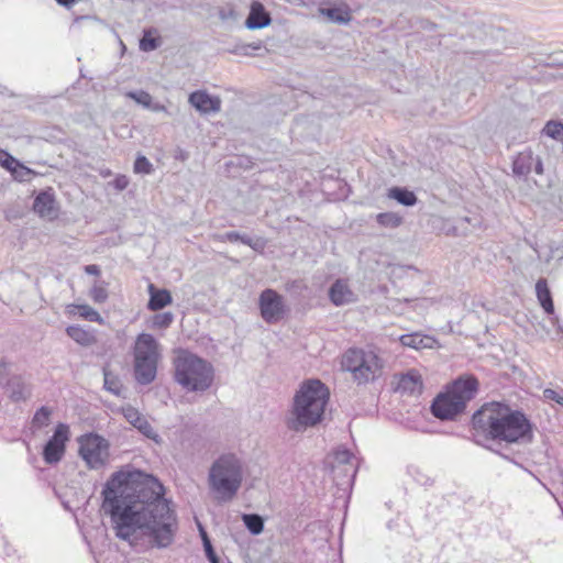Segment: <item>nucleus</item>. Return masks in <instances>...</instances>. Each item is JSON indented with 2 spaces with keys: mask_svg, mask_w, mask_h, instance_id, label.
<instances>
[{
  "mask_svg": "<svg viewBox=\"0 0 563 563\" xmlns=\"http://www.w3.org/2000/svg\"><path fill=\"white\" fill-rule=\"evenodd\" d=\"M543 396L544 398L554 400L563 406V396H560L555 390L548 388L543 391Z\"/></svg>",
  "mask_w": 563,
  "mask_h": 563,
  "instance_id": "obj_43",
  "label": "nucleus"
},
{
  "mask_svg": "<svg viewBox=\"0 0 563 563\" xmlns=\"http://www.w3.org/2000/svg\"><path fill=\"white\" fill-rule=\"evenodd\" d=\"M78 311L81 317L89 321H100L101 317L97 310L91 308L88 305H80L78 306Z\"/></svg>",
  "mask_w": 563,
  "mask_h": 563,
  "instance_id": "obj_39",
  "label": "nucleus"
},
{
  "mask_svg": "<svg viewBox=\"0 0 563 563\" xmlns=\"http://www.w3.org/2000/svg\"><path fill=\"white\" fill-rule=\"evenodd\" d=\"M376 219L380 225L390 227V228L398 227L401 222V218L397 213H394V212L379 213V214H377Z\"/></svg>",
  "mask_w": 563,
  "mask_h": 563,
  "instance_id": "obj_33",
  "label": "nucleus"
},
{
  "mask_svg": "<svg viewBox=\"0 0 563 563\" xmlns=\"http://www.w3.org/2000/svg\"><path fill=\"white\" fill-rule=\"evenodd\" d=\"M123 416L129 423L136 428L143 435L156 440L157 434L147 419L134 407L126 406L122 409Z\"/></svg>",
  "mask_w": 563,
  "mask_h": 563,
  "instance_id": "obj_15",
  "label": "nucleus"
},
{
  "mask_svg": "<svg viewBox=\"0 0 563 563\" xmlns=\"http://www.w3.org/2000/svg\"><path fill=\"white\" fill-rule=\"evenodd\" d=\"M77 0H56V2L60 5L69 8L73 5Z\"/></svg>",
  "mask_w": 563,
  "mask_h": 563,
  "instance_id": "obj_48",
  "label": "nucleus"
},
{
  "mask_svg": "<svg viewBox=\"0 0 563 563\" xmlns=\"http://www.w3.org/2000/svg\"><path fill=\"white\" fill-rule=\"evenodd\" d=\"M477 387V379L473 376H466L454 380L448 391L466 407V404L474 398Z\"/></svg>",
  "mask_w": 563,
  "mask_h": 563,
  "instance_id": "obj_13",
  "label": "nucleus"
},
{
  "mask_svg": "<svg viewBox=\"0 0 563 563\" xmlns=\"http://www.w3.org/2000/svg\"><path fill=\"white\" fill-rule=\"evenodd\" d=\"M389 199L396 200L399 205L405 207H412L417 203L418 199L413 191L406 187H391L387 191Z\"/></svg>",
  "mask_w": 563,
  "mask_h": 563,
  "instance_id": "obj_25",
  "label": "nucleus"
},
{
  "mask_svg": "<svg viewBox=\"0 0 563 563\" xmlns=\"http://www.w3.org/2000/svg\"><path fill=\"white\" fill-rule=\"evenodd\" d=\"M173 319L172 312L157 313L153 318V324L157 328H167L173 322Z\"/></svg>",
  "mask_w": 563,
  "mask_h": 563,
  "instance_id": "obj_40",
  "label": "nucleus"
},
{
  "mask_svg": "<svg viewBox=\"0 0 563 563\" xmlns=\"http://www.w3.org/2000/svg\"><path fill=\"white\" fill-rule=\"evenodd\" d=\"M133 170L135 174L148 175L153 172V165L144 155H139L134 162Z\"/></svg>",
  "mask_w": 563,
  "mask_h": 563,
  "instance_id": "obj_36",
  "label": "nucleus"
},
{
  "mask_svg": "<svg viewBox=\"0 0 563 563\" xmlns=\"http://www.w3.org/2000/svg\"><path fill=\"white\" fill-rule=\"evenodd\" d=\"M134 376L139 384H151L157 374V364L161 358V346L150 333L137 335L134 347Z\"/></svg>",
  "mask_w": 563,
  "mask_h": 563,
  "instance_id": "obj_6",
  "label": "nucleus"
},
{
  "mask_svg": "<svg viewBox=\"0 0 563 563\" xmlns=\"http://www.w3.org/2000/svg\"><path fill=\"white\" fill-rule=\"evenodd\" d=\"M341 366L358 383H367L379 375L383 364L373 351L350 349L343 354Z\"/></svg>",
  "mask_w": 563,
  "mask_h": 563,
  "instance_id": "obj_7",
  "label": "nucleus"
},
{
  "mask_svg": "<svg viewBox=\"0 0 563 563\" xmlns=\"http://www.w3.org/2000/svg\"><path fill=\"white\" fill-rule=\"evenodd\" d=\"M329 397V389L321 380L309 379L302 383L294 397L291 415L287 421L288 428L301 432L320 423Z\"/></svg>",
  "mask_w": 563,
  "mask_h": 563,
  "instance_id": "obj_3",
  "label": "nucleus"
},
{
  "mask_svg": "<svg viewBox=\"0 0 563 563\" xmlns=\"http://www.w3.org/2000/svg\"><path fill=\"white\" fill-rule=\"evenodd\" d=\"M79 455L89 468H101L109 457V443L98 434L82 435L79 439Z\"/></svg>",
  "mask_w": 563,
  "mask_h": 563,
  "instance_id": "obj_8",
  "label": "nucleus"
},
{
  "mask_svg": "<svg viewBox=\"0 0 563 563\" xmlns=\"http://www.w3.org/2000/svg\"><path fill=\"white\" fill-rule=\"evenodd\" d=\"M242 520L247 530L254 536L260 534L264 529V520L260 515L244 514Z\"/></svg>",
  "mask_w": 563,
  "mask_h": 563,
  "instance_id": "obj_30",
  "label": "nucleus"
},
{
  "mask_svg": "<svg viewBox=\"0 0 563 563\" xmlns=\"http://www.w3.org/2000/svg\"><path fill=\"white\" fill-rule=\"evenodd\" d=\"M175 380L189 391H203L213 382V367L206 360L181 350L174 360Z\"/></svg>",
  "mask_w": 563,
  "mask_h": 563,
  "instance_id": "obj_5",
  "label": "nucleus"
},
{
  "mask_svg": "<svg viewBox=\"0 0 563 563\" xmlns=\"http://www.w3.org/2000/svg\"><path fill=\"white\" fill-rule=\"evenodd\" d=\"M213 242L220 243V244L230 243V244H244L247 246H252V240L249 235H246V234L242 235L235 231L225 232L223 234H217V235H214Z\"/></svg>",
  "mask_w": 563,
  "mask_h": 563,
  "instance_id": "obj_28",
  "label": "nucleus"
},
{
  "mask_svg": "<svg viewBox=\"0 0 563 563\" xmlns=\"http://www.w3.org/2000/svg\"><path fill=\"white\" fill-rule=\"evenodd\" d=\"M189 102L201 113L218 112L221 101L206 91H195L189 96Z\"/></svg>",
  "mask_w": 563,
  "mask_h": 563,
  "instance_id": "obj_16",
  "label": "nucleus"
},
{
  "mask_svg": "<svg viewBox=\"0 0 563 563\" xmlns=\"http://www.w3.org/2000/svg\"><path fill=\"white\" fill-rule=\"evenodd\" d=\"M534 173L536 175L543 174V163L540 156L534 155L530 148L518 153L512 159V173L516 177L527 179V177Z\"/></svg>",
  "mask_w": 563,
  "mask_h": 563,
  "instance_id": "obj_10",
  "label": "nucleus"
},
{
  "mask_svg": "<svg viewBox=\"0 0 563 563\" xmlns=\"http://www.w3.org/2000/svg\"><path fill=\"white\" fill-rule=\"evenodd\" d=\"M66 333L69 338L82 346H89L93 343V336L88 331L78 325L67 327Z\"/></svg>",
  "mask_w": 563,
  "mask_h": 563,
  "instance_id": "obj_29",
  "label": "nucleus"
},
{
  "mask_svg": "<svg viewBox=\"0 0 563 563\" xmlns=\"http://www.w3.org/2000/svg\"><path fill=\"white\" fill-rule=\"evenodd\" d=\"M320 15L328 19V21L338 24H347L351 21V13L347 8L343 7H320Z\"/></svg>",
  "mask_w": 563,
  "mask_h": 563,
  "instance_id": "obj_24",
  "label": "nucleus"
},
{
  "mask_svg": "<svg viewBox=\"0 0 563 563\" xmlns=\"http://www.w3.org/2000/svg\"><path fill=\"white\" fill-rule=\"evenodd\" d=\"M243 482V465L234 454H222L210 466L208 486L218 504L234 499Z\"/></svg>",
  "mask_w": 563,
  "mask_h": 563,
  "instance_id": "obj_4",
  "label": "nucleus"
},
{
  "mask_svg": "<svg viewBox=\"0 0 563 563\" xmlns=\"http://www.w3.org/2000/svg\"><path fill=\"white\" fill-rule=\"evenodd\" d=\"M537 298L548 314L554 313V305L547 280L541 278L536 284Z\"/></svg>",
  "mask_w": 563,
  "mask_h": 563,
  "instance_id": "obj_26",
  "label": "nucleus"
},
{
  "mask_svg": "<svg viewBox=\"0 0 563 563\" xmlns=\"http://www.w3.org/2000/svg\"><path fill=\"white\" fill-rule=\"evenodd\" d=\"M85 272H86L87 274H89V275H95V276L100 275V268H99V266L93 265V264H91V265H86V266H85Z\"/></svg>",
  "mask_w": 563,
  "mask_h": 563,
  "instance_id": "obj_45",
  "label": "nucleus"
},
{
  "mask_svg": "<svg viewBox=\"0 0 563 563\" xmlns=\"http://www.w3.org/2000/svg\"><path fill=\"white\" fill-rule=\"evenodd\" d=\"M126 96L146 109L151 107L153 100L152 96L144 90L129 91Z\"/></svg>",
  "mask_w": 563,
  "mask_h": 563,
  "instance_id": "obj_34",
  "label": "nucleus"
},
{
  "mask_svg": "<svg viewBox=\"0 0 563 563\" xmlns=\"http://www.w3.org/2000/svg\"><path fill=\"white\" fill-rule=\"evenodd\" d=\"M543 133L553 140H561L563 135V124L555 121H549L543 128Z\"/></svg>",
  "mask_w": 563,
  "mask_h": 563,
  "instance_id": "obj_35",
  "label": "nucleus"
},
{
  "mask_svg": "<svg viewBox=\"0 0 563 563\" xmlns=\"http://www.w3.org/2000/svg\"><path fill=\"white\" fill-rule=\"evenodd\" d=\"M269 13L265 10L261 2L254 1L251 4L249 16L245 25L249 30H260L271 24Z\"/></svg>",
  "mask_w": 563,
  "mask_h": 563,
  "instance_id": "obj_19",
  "label": "nucleus"
},
{
  "mask_svg": "<svg viewBox=\"0 0 563 563\" xmlns=\"http://www.w3.org/2000/svg\"><path fill=\"white\" fill-rule=\"evenodd\" d=\"M346 467H347V465L341 466V470L336 474L333 473V477H334L335 481L343 479V478L346 479V471H345Z\"/></svg>",
  "mask_w": 563,
  "mask_h": 563,
  "instance_id": "obj_47",
  "label": "nucleus"
},
{
  "mask_svg": "<svg viewBox=\"0 0 563 563\" xmlns=\"http://www.w3.org/2000/svg\"><path fill=\"white\" fill-rule=\"evenodd\" d=\"M5 375L7 367L0 364V385H4L7 387V390L13 400H20L24 398V387L21 378L18 376L7 378Z\"/></svg>",
  "mask_w": 563,
  "mask_h": 563,
  "instance_id": "obj_21",
  "label": "nucleus"
},
{
  "mask_svg": "<svg viewBox=\"0 0 563 563\" xmlns=\"http://www.w3.org/2000/svg\"><path fill=\"white\" fill-rule=\"evenodd\" d=\"M104 386L108 390L112 391L113 394H119V388L113 382L109 379V375L107 373L104 374Z\"/></svg>",
  "mask_w": 563,
  "mask_h": 563,
  "instance_id": "obj_44",
  "label": "nucleus"
},
{
  "mask_svg": "<svg viewBox=\"0 0 563 563\" xmlns=\"http://www.w3.org/2000/svg\"><path fill=\"white\" fill-rule=\"evenodd\" d=\"M69 428L67 424L59 423L52 438L43 449V459L47 464H54L62 460L65 452V444L68 441Z\"/></svg>",
  "mask_w": 563,
  "mask_h": 563,
  "instance_id": "obj_9",
  "label": "nucleus"
},
{
  "mask_svg": "<svg viewBox=\"0 0 563 563\" xmlns=\"http://www.w3.org/2000/svg\"><path fill=\"white\" fill-rule=\"evenodd\" d=\"M537 256L543 263V269L552 271L563 260V249H534Z\"/></svg>",
  "mask_w": 563,
  "mask_h": 563,
  "instance_id": "obj_23",
  "label": "nucleus"
},
{
  "mask_svg": "<svg viewBox=\"0 0 563 563\" xmlns=\"http://www.w3.org/2000/svg\"><path fill=\"white\" fill-rule=\"evenodd\" d=\"M111 185L119 191L124 190L129 186V178L125 175H118Z\"/></svg>",
  "mask_w": 563,
  "mask_h": 563,
  "instance_id": "obj_42",
  "label": "nucleus"
},
{
  "mask_svg": "<svg viewBox=\"0 0 563 563\" xmlns=\"http://www.w3.org/2000/svg\"><path fill=\"white\" fill-rule=\"evenodd\" d=\"M421 375L415 371H408L399 376L396 390L408 395H420L422 391Z\"/></svg>",
  "mask_w": 563,
  "mask_h": 563,
  "instance_id": "obj_17",
  "label": "nucleus"
},
{
  "mask_svg": "<svg viewBox=\"0 0 563 563\" xmlns=\"http://www.w3.org/2000/svg\"><path fill=\"white\" fill-rule=\"evenodd\" d=\"M477 435L508 443H531L532 424L525 413L501 402H487L472 417Z\"/></svg>",
  "mask_w": 563,
  "mask_h": 563,
  "instance_id": "obj_2",
  "label": "nucleus"
},
{
  "mask_svg": "<svg viewBox=\"0 0 563 563\" xmlns=\"http://www.w3.org/2000/svg\"><path fill=\"white\" fill-rule=\"evenodd\" d=\"M159 46V40L145 33L140 40V48L143 52H151Z\"/></svg>",
  "mask_w": 563,
  "mask_h": 563,
  "instance_id": "obj_38",
  "label": "nucleus"
},
{
  "mask_svg": "<svg viewBox=\"0 0 563 563\" xmlns=\"http://www.w3.org/2000/svg\"><path fill=\"white\" fill-rule=\"evenodd\" d=\"M200 533H201L202 542L205 543V540L209 539L208 534H207V532L202 528H200Z\"/></svg>",
  "mask_w": 563,
  "mask_h": 563,
  "instance_id": "obj_49",
  "label": "nucleus"
},
{
  "mask_svg": "<svg viewBox=\"0 0 563 563\" xmlns=\"http://www.w3.org/2000/svg\"><path fill=\"white\" fill-rule=\"evenodd\" d=\"M150 300L147 308L157 311L172 302V295L166 289H157L153 284L148 285Z\"/></svg>",
  "mask_w": 563,
  "mask_h": 563,
  "instance_id": "obj_22",
  "label": "nucleus"
},
{
  "mask_svg": "<svg viewBox=\"0 0 563 563\" xmlns=\"http://www.w3.org/2000/svg\"><path fill=\"white\" fill-rule=\"evenodd\" d=\"M205 552L206 556L208 558L210 563H220L218 555L216 554V551L211 544L210 539L205 540Z\"/></svg>",
  "mask_w": 563,
  "mask_h": 563,
  "instance_id": "obj_41",
  "label": "nucleus"
},
{
  "mask_svg": "<svg viewBox=\"0 0 563 563\" xmlns=\"http://www.w3.org/2000/svg\"><path fill=\"white\" fill-rule=\"evenodd\" d=\"M52 411L47 407H41L34 415L32 423L41 429L49 423Z\"/></svg>",
  "mask_w": 563,
  "mask_h": 563,
  "instance_id": "obj_32",
  "label": "nucleus"
},
{
  "mask_svg": "<svg viewBox=\"0 0 563 563\" xmlns=\"http://www.w3.org/2000/svg\"><path fill=\"white\" fill-rule=\"evenodd\" d=\"M464 409L463 402L455 399L449 391L438 395L431 405L432 415L441 420H453Z\"/></svg>",
  "mask_w": 563,
  "mask_h": 563,
  "instance_id": "obj_12",
  "label": "nucleus"
},
{
  "mask_svg": "<svg viewBox=\"0 0 563 563\" xmlns=\"http://www.w3.org/2000/svg\"><path fill=\"white\" fill-rule=\"evenodd\" d=\"M329 297L335 306L354 301V294L345 280L338 279L329 289Z\"/></svg>",
  "mask_w": 563,
  "mask_h": 563,
  "instance_id": "obj_20",
  "label": "nucleus"
},
{
  "mask_svg": "<svg viewBox=\"0 0 563 563\" xmlns=\"http://www.w3.org/2000/svg\"><path fill=\"white\" fill-rule=\"evenodd\" d=\"M33 210L41 218L48 220L57 217L58 208L52 188L38 192L33 202Z\"/></svg>",
  "mask_w": 563,
  "mask_h": 563,
  "instance_id": "obj_14",
  "label": "nucleus"
},
{
  "mask_svg": "<svg viewBox=\"0 0 563 563\" xmlns=\"http://www.w3.org/2000/svg\"><path fill=\"white\" fill-rule=\"evenodd\" d=\"M229 15H230V16H232V15H233V11H232V10H230V11H229V14H228V15L224 13V11H221V18H222V19H227Z\"/></svg>",
  "mask_w": 563,
  "mask_h": 563,
  "instance_id": "obj_50",
  "label": "nucleus"
},
{
  "mask_svg": "<svg viewBox=\"0 0 563 563\" xmlns=\"http://www.w3.org/2000/svg\"><path fill=\"white\" fill-rule=\"evenodd\" d=\"M260 309L266 322H277L284 314L283 297L273 289H265L260 296Z\"/></svg>",
  "mask_w": 563,
  "mask_h": 563,
  "instance_id": "obj_11",
  "label": "nucleus"
},
{
  "mask_svg": "<svg viewBox=\"0 0 563 563\" xmlns=\"http://www.w3.org/2000/svg\"><path fill=\"white\" fill-rule=\"evenodd\" d=\"M0 166L11 172L13 175L15 174V168L21 167L24 168L21 163L15 159L10 153L0 148Z\"/></svg>",
  "mask_w": 563,
  "mask_h": 563,
  "instance_id": "obj_31",
  "label": "nucleus"
},
{
  "mask_svg": "<svg viewBox=\"0 0 563 563\" xmlns=\"http://www.w3.org/2000/svg\"><path fill=\"white\" fill-rule=\"evenodd\" d=\"M84 19H91V18L90 16H80V20H84ZM77 20H79V18Z\"/></svg>",
  "mask_w": 563,
  "mask_h": 563,
  "instance_id": "obj_51",
  "label": "nucleus"
},
{
  "mask_svg": "<svg viewBox=\"0 0 563 563\" xmlns=\"http://www.w3.org/2000/svg\"><path fill=\"white\" fill-rule=\"evenodd\" d=\"M148 109L154 112H167V109L164 104L153 103V101L151 102V107Z\"/></svg>",
  "mask_w": 563,
  "mask_h": 563,
  "instance_id": "obj_46",
  "label": "nucleus"
},
{
  "mask_svg": "<svg viewBox=\"0 0 563 563\" xmlns=\"http://www.w3.org/2000/svg\"><path fill=\"white\" fill-rule=\"evenodd\" d=\"M90 297L95 302L102 303L108 298V291L103 284L95 283L90 290Z\"/></svg>",
  "mask_w": 563,
  "mask_h": 563,
  "instance_id": "obj_37",
  "label": "nucleus"
},
{
  "mask_svg": "<svg viewBox=\"0 0 563 563\" xmlns=\"http://www.w3.org/2000/svg\"><path fill=\"white\" fill-rule=\"evenodd\" d=\"M102 509L109 514L115 536L131 545L150 537L157 548L174 540L176 518L163 498V485L139 470L119 471L102 489Z\"/></svg>",
  "mask_w": 563,
  "mask_h": 563,
  "instance_id": "obj_1",
  "label": "nucleus"
},
{
  "mask_svg": "<svg viewBox=\"0 0 563 563\" xmlns=\"http://www.w3.org/2000/svg\"><path fill=\"white\" fill-rule=\"evenodd\" d=\"M353 455L349 450H338L333 456L332 463V472L338 473L341 470V466L346 467V481H342L340 484H351L356 475V467L354 463H352Z\"/></svg>",
  "mask_w": 563,
  "mask_h": 563,
  "instance_id": "obj_18",
  "label": "nucleus"
},
{
  "mask_svg": "<svg viewBox=\"0 0 563 563\" xmlns=\"http://www.w3.org/2000/svg\"><path fill=\"white\" fill-rule=\"evenodd\" d=\"M400 342L404 346L411 349H431L434 344V339L419 333L405 334L400 336Z\"/></svg>",
  "mask_w": 563,
  "mask_h": 563,
  "instance_id": "obj_27",
  "label": "nucleus"
}]
</instances>
